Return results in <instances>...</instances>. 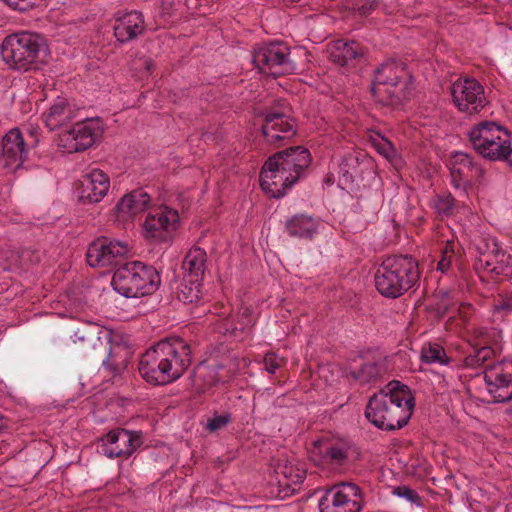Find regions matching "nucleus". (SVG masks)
I'll list each match as a JSON object with an SVG mask.
<instances>
[{"label": "nucleus", "mask_w": 512, "mask_h": 512, "mask_svg": "<svg viewBox=\"0 0 512 512\" xmlns=\"http://www.w3.org/2000/svg\"><path fill=\"white\" fill-rule=\"evenodd\" d=\"M190 364V345L180 337H169L160 340L142 354L139 372L150 384L166 385L179 379Z\"/></svg>", "instance_id": "1"}, {"label": "nucleus", "mask_w": 512, "mask_h": 512, "mask_svg": "<svg viewBox=\"0 0 512 512\" xmlns=\"http://www.w3.org/2000/svg\"><path fill=\"white\" fill-rule=\"evenodd\" d=\"M414 405L409 387L393 380L379 393L370 397L365 409V417L379 429L387 431L401 429L411 418Z\"/></svg>", "instance_id": "2"}, {"label": "nucleus", "mask_w": 512, "mask_h": 512, "mask_svg": "<svg viewBox=\"0 0 512 512\" xmlns=\"http://www.w3.org/2000/svg\"><path fill=\"white\" fill-rule=\"evenodd\" d=\"M421 272L411 255H391L383 259L374 275L377 291L385 298L396 299L419 284Z\"/></svg>", "instance_id": "3"}, {"label": "nucleus", "mask_w": 512, "mask_h": 512, "mask_svg": "<svg viewBox=\"0 0 512 512\" xmlns=\"http://www.w3.org/2000/svg\"><path fill=\"white\" fill-rule=\"evenodd\" d=\"M46 50L44 38L28 31L6 36L0 46V54L5 64L20 72L38 70Z\"/></svg>", "instance_id": "4"}, {"label": "nucleus", "mask_w": 512, "mask_h": 512, "mask_svg": "<svg viewBox=\"0 0 512 512\" xmlns=\"http://www.w3.org/2000/svg\"><path fill=\"white\" fill-rule=\"evenodd\" d=\"M74 342L93 358H102L104 369L112 376L120 374L128 365L129 351L120 344L112 345L109 335H100L92 329L77 330Z\"/></svg>", "instance_id": "5"}, {"label": "nucleus", "mask_w": 512, "mask_h": 512, "mask_svg": "<svg viewBox=\"0 0 512 512\" xmlns=\"http://www.w3.org/2000/svg\"><path fill=\"white\" fill-rule=\"evenodd\" d=\"M111 284L126 298H138L154 293L160 284V276L154 267L134 261L119 267Z\"/></svg>", "instance_id": "6"}, {"label": "nucleus", "mask_w": 512, "mask_h": 512, "mask_svg": "<svg viewBox=\"0 0 512 512\" xmlns=\"http://www.w3.org/2000/svg\"><path fill=\"white\" fill-rule=\"evenodd\" d=\"M409 79L411 76L402 64L383 63L375 72L371 92L379 103L397 105L410 94Z\"/></svg>", "instance_id": "7"}, {"label": "nucleus", "mask_w": 512, "mask_h": 512, "mask_svg": "<svg viewBox=\"0 0 512 512\" xmlns=\"http://www.w3.org/2000/svg\"><path fill=\"white\" fill-rule=\"evenodd\" d=\"M291 108L286 100H277L264 113L262 134L267 143L280 146L281 141L292 138L296 133L295 121L290 117Z\"/></svg>", "instance_id": "8"}, {"label": "nucleus", "mask_w": 512, "mask_h": 512, "mask_svg": "<svg viewBox=\"0 0 512 512\" xmlns=\"http://www.w3.org/2000/svg\"><path fill=\"white\" fill-rule=\"evenodd\" d=\"M452 102L468 116L479 114L489 103L484 87L474 78H459L450 87Z\"/></svg>", "instance_id": "9"}, {"label": "nucleus", "mask_w": 512, "mask_h": 512, "mask_svg": "<svg viewBox=\"0 0 512 512\" xmlns=\"http://www.w3.org/2000/svg\"><path fill=\"white\" fill-rule=\"evenodd\" d=\"M103 134L99 119L88 118L75 122L72 127L59 135L58 146L67 153H76L92 147Z\"/></svg>", "instance_id": "10"}, {"label": "nucleus", "mask_w": 512, "mask_h": 512, "mask_svg": "<svg viewBox=\"0 0 512 512\" xmlns=\"http://www.w3.org/2000/svg\"><path fill=\"white\" fill-rule=\"evenodd\" d=\"M290 49L281 42L269 43L258 47L253 53L255 67L264 74L278 77L290 73L294 66L289 59Z\"/></svg>", "instance_id": "11"}, {"label": "nucleus", "mask_w": 512, "mask_h": 512, "mask_svg": "<svg viewBox=\"0 0 512 512\" xmlns=\"http://www.w3.org/2000/svg\"><path fill=\"white\" fill-rule=\"evenodd\" d=\"M239 370L236 355L223 357L213 364L199 363L193 372V384L198 391L205 392L219 382H228Z\"/></svg>", "instance_id": "12"}, {"label": "nucleus", "mask_w": 512, "mask_h": 512, "mask_svg": "<svg viewBox=\"0 0 512 512\" xmlns=\"http://www.w3.org/2000/svg\"><path fill=\"white\" fill-rule=\"evenodd\" d=\"M320 512H360L362 493L353 483L343 482L327 489L319 500Z\"/></svg>", "instance_id": "13"}, {"label": "nucleus", "mask_w": 512, "mask_h": 512, "mask_svg": "<svg viewBox=\"0 0 512 512\" xmlns=\"http://www.w3.org/2000/svg\"><path fill=\"white\" fill-rule=\"evenodd\" d=\"M180 217L178 211L167 206L150 211L143 223L145 239L153 243L168 242L172 233L178 228Z\"/></svg>", "instance_id": "14"}, {"label": "nucleus", "mask_w": 512, "mask_h": 512, "mask_svg": "<svg viewBox=\"0 0 512 512\" xmlns=\"http://www.w3.org/2000/svg\"><path fill=\"white\" fill-rule=\"evenodd\" d=\"M128 253L125 242L100 236L90 243L87 249V263L93 268L110 267L119 264Z\"/></svg>", "instance_id": "15"}, {"label": "nucleus", "mask_w": 512, "mask_h": 512, "mask_svg": "<svg viewBox=\"0 0 512 512\" xmlns=\"http://www.w3.org/2000/svg\"><path fill=\"white\" fill-rule=\"evenodd\" d=\"M37 138L27 143L18 128L9 130L1 141L0 165L8 171H15L22 166L27 159L30 147L36 146Z\"/></svg>", "instance_id": "16"}, {"label": "nucleus", "mask_w": 512, "mask_h": 512, "mask_svg": "<svg viewBox=\"0 0 512 512\" xmlns=\"http://www.w3.org/2000/svg\"><path fill=\"white\" fill-rule=\"evenodd\" d=\"M296 183L291 173L284 171L276 158L269 157L260 173V186L272 198L285 195L287 189Z\"/></svg>", "instance_id": "17"}, {"label": "nucleus", "mask_w": 512, "mask_h": 512, "mask_svg": "<svg viewBox=\"0 0 512 512\" xmlns=\"http://www.w3.org/2000/svg\"><path fill=\"white\" fill-rule=\"evenodd\" d=\"M103 454L109 458L130 457L142 445L140 432L115 429L105 435Z\"/></svg>", "instance_id": "18"}, {"label": "nucleus", "mask_w": 512, "mask_h": 512, "mask_svg": "<svg viewBox=\"0 0 512 512\" xmlns=\"http://www.w3.org/2000/svg\"><path fill=\"white\" fill-rule=\"evenodd\" d=\"M270 157L276 158L282 169L291 173L296 182L305 175L312 162L309 150L303 146L290 147Z\"/></svg>", "instance_id": "19"}, {"label": "nucleus", "mask_w": 512, "mask_h": 512, "mask_svg": "<svg viewBox=\"0 0 512 512\" xmlns=\"http://www.w3.org/2000/svg\"><path fill=\"white\" fill-rule=\"evenodd\" d=\"M110 180L100 169H93L80 180L79 199L83 203H98L108 193Z\"/></svg>", "instance_id": "20"}, {"label": "nucleus", "mask_w": 512, "mask_h": 512, "mask_svg": "<svg viewBox=\"0 0 512 512\" xmlns=\"http://www.w3.org/2000/svg\"><path fill=\"white\" fill-rule=\"evenodd\" d=\"M450 174L452 185L459 189L470 185L473 179L482 174V169L468 154L456 152L452 157Z\"/></svg>", "instance_id": "21"}, {"label": "nucleus", "mask_w": 512, "mask_h": 512, "mask_svg": "<svg viewBox=\"0 0 512 512\" xmlns=\"http://www.w3.org/2000/svg\"><path fill=\"white\" fill-rule=\"evenodd\" d=\"M510 256L499 247L495 240L486 243V250L481 251L476 266L495 275H508Z\"/></svg>", "instance_id": "22"}, {"label": "nucleus", "mask_w": 512, "mask_h": 512, "mask_svg": "<svg viewBox=\"0 0 512 512\" xmlns=\"http://www.w3.org/2000/svg\"><path fill=\"white\" fill-rule=\"evenodd\" d=\"M484 380L493 402L501 403L512 400V390H508L512 377L509 373L503 372L502 366L498 365L487 369L484 373Z\"/></svg>", "instance_id": "23"}, {"label": "nucleus", "mask_w": 512, "mask_h": 512, "mask_svg": "<svg viewBox=\"0 0 512 512\" xmlns=\"http://www.w3.org/2000/svg\"><path fill=\"white\" fill-rule=\"evenodd\" d=\"M145 31V20L141 12H127L116 19L114 36L121 43L129 42Z\"/></svg>", "instance_id": "24"}, {"label": "nucleus", "mask_w": 512, "mask_h": 512, "mask_svg": "<svg viewBox=\"0 0 512 512\" xmlns=\"http://www.w3.org/2000/svg\"><path fill=\"white\" fill-rule=\"evenodd\" d=\"M42 117L49 130L54 131L75 121L77 110L66 98L58 97Z\"/></svg>", "instance_id": "25"}, {"label": "nucleus", "mask_w": 512, "mask_h": 512, "mask_svg": "<svg viewBox=\"0 0 512 512\" xmlns=\"http://www.w3.org/2000/svg\"><path fill=\"white\" fill-rule=\"evenodd\" d=\"M483 158L491 161H506L512 166V148L510 136L502 137L501 140L489 139L472 145Z\"/></svg>", "instance_id": "26"}, {"label": "nucleus", "mask_w": 512, "mask_h": 512, "mask_svg": "<svg viewBox=\"0 0 512 512\" xmlns=\"http://www.w3.org/2000/svg\"><path fill=\"white\" fill-rule=\"evenodd\" d=\"M329 59L340 66H348L364 53L360 43L339 39L328 46Z\"/></svg>", "instance_id": "27"}, {"label": "nucleus", "mask_w": 512, "mask_h": 512, "mask_svg": "<svg viewBox=\"0 0 512 512\" xmlns=\"http://www.w3.org/2000/svg\"><path fill=\"white\" fill-rule=\"evenodd\" d=\"M207 254L206 251L200 247L191 248L185 255L182 269L184 270V277L196 281H202L205 271L207 269Z\"/></svg>", "instance_id": "28"}, {"label": "nucleus", "mask_w": 512, "mask_h": 512, "mask_svg": "<svg viewBox=\"0 0 512 512\" xmlns=\"http://www.w3.org/2000/svg\"><path fill=\"white\" fill-rule=\"evenodd\" d=\"M150 200V196L143 189H136L124 195L117 203L116 208L121 217H132L144 211Z\"/></svg>", "instance_id": "29"}, {"label": "nucleus", "mask_w": 512, "mask_h": 512, "mask_svg": "<svg viewBox=\"0 0 512 512\" xmlns=\"http://www.w3.org/2000/svg\"><path fill=\"white\" fill-rule=\"evenodd\" d=\"M318 222L307 214H296L285 223V228L291 237L312 239L318 232Z\"/></svg>", "instance_id": "30"}, {"label": "nucleus", "mask_w": 512, "mask_h": 512, "mask_svg": "<svg viewBox=\"0 0 512 512\" xmlns=\"http://www.w3.org/2000/svg\"><path fill=\"white\" fill-rule=\"evenodd\" d=\"M274 471L279 486L291 490V493L296 491V486L301 484L306 476V471L303 468L290 462L277 463Z\"/></svg>", "instance_id": "31"}, {"label": "nucleus", "mask_w": 512, "mask_h": 512, "mask_svg": "<svg viewBox=\"0 0 512 512\" xmlns=\"http://www.w3.org/2000/svg\"><path fill=\"white\" fill-rule=\"evenodd\" d=\"M506 136H509L507 130L492 121L480 122L469 132L472 145L489 139L501 140L502 137L505 138Z\"/></svg>", "instance_id": "32"}, {"label": "nucleus", "mask_w": 512, "mask_h": 512, "mask_svg": "<svg viewBox=\"0 0 512 512\" xmlns=\"http://www.w3.org/2000/svg\"><path fill=\"white\" fill-rule=\"evenodd\" d=\"M202 281H196L190 278H183L178 287L177 298L184 304L197 303L201 299Z\"/></svg>", "instance_id": "33"}, {"label": "nucleus", "mask_w": 512, "mask_h": 512, "mask_svg": "<svg viewBox=\"0 0 512 512\" xmlns=\"http://www.w3.org/2000/svg\"><path fill=\"white\" fill-rule=\"evenodd\" d=\"M351 377L360 384L376 381L381 375V367L376 361L363 362L359 368L350 371Z\"/></svg>", "instance_id": "34"}, {"label": "nucleus", "mask_w": 512, "mask_h": 512, "mask_svg": "<svg viewBox=\"0 0 512 512\" xmlns=\"http://www.w3.org/2000/svg\"><path fill=\"white\" fill-rule=\"evenodd\" d=\"M432 208L440 219L449 218L457 209V202L450 193H442L434 196Z\"/></svg>", "instance_id": "35"}, {"label": "nucleus", "mask_w": 512, "mask_h": 512, "mask_svg": "<svg viewBox=\"0 0 512 512\" xmlns=\"http://www.w3.org/2000/svg\"><path fill=\"white\" fill-rule=\"evenodd\" d=\"M420 359L423 363L427 364L437 363L445 365L449 363L445 349L438 343L424 344L421 349Z\"/></svg>", "instance_id": "36"}, {"label": "nucleus", "mask_w": 512, "mask_h": 512, "mask_svg": "<svg viewBox=\"0 0 512 512\" xmlns=\"http://www.w3.org/2000/svg\"><path fill=\"white\" fill-rule=\"evenodd\" d=\"M492 355V348L483 346L481 348L474 349L472 353L468 354L464 358L463 363L465 367L478 368L482 366L488 359H490Z\"/></svg>", "instance_id": "37"}, {"label": "nucleus", "mask_w": 512, "mask_h": 512, "mask_svg": "<svg viewBox=\"0 0 512 512\" xmlns=\"http://www.w3.org/2000/svg\"><path fill=\"white\" fill-rule=\"evenodd\" d=\"M371 143L376 151L387 160L392 161L396 157V149L394 148L392 142L380 134L372 136Z\"/></svg>", "instance_id": "38"}, {"label": "nucleus", "mask_w": 512, "mask_h": 512, "mask_svg": "<svg viewBox=\"0 0 512 512\" xmlns=\"http://www.w3.org/2000/svg\"><path fill=\"white\" fill-rule=\"evenodd\" d=\"M492 313L500 319L512 313V294H499L493 302Z\"/></svg>", "instance_id": "39"}, {"label": "nucleus", "mask_w": 512, "mask_h": 512, "mask_svg": "<svg viewBox=\"0 0 512 512\" xmlns=\"http://www.w3.org/2000/svg\"><path fill=\"white\" fill-rule=\"evenodd\" d=\"M236 327L235 317L228 316L218 319L215 322V331L228 339H240Z\"/></svg>", "instance_id": "40"}, {"label": "nucleus", "mask_w": 512, "mask_h": 512, "mask_svg": "<svg viewBox=\"0 0 512 512\" xmlns=\"http://www.w3.org/2000/svg\"><path fill=\"white\" fill-rule=\"evenodd\" d=\"M234 317H235V324H236V327H234V330L238 331L239 337H240V339H242L246 330L249 329L253 325L252 311L250 308L245 307V308H242V310L238 314H236Z\"/></svg>", "instance_id": "41"}, {"label": "nucleus", "mask_w": 512, "mask_h": 512, "mask_svg": "<svg viewBox=\"0 0 512 512\" xmlns=\"http://www.w3.org/2000/svg\"><path fill=\"white\" fill-rule=\"evenodd\" d=\"M321 452L325 458L335 463H342L347 458V449L340 444H326Z\"/></svg>", "instance_id": "42"}, {"label": "nucleus", "mask_w": 512, "mask_h": 512, "mask_svg": "<svg viewBox=\"0 0 512 512\" xmlns=\"http://www.w3.org/2000/svg\"><path fill=\"white\" fill-rule=\"evenodd\" d=\"M454 258H455L454 243L447 241L441 250V258L437 264V270L441 271L442 273L448 272L452 265Z\"/></svg>", "instance_id": "43"}, {"label": "nucleus", "mask_w": 512, "mask_h": 512, "mask_svg": "<svg viewBox=\"0 0 512 512\" xmlns=\"http://www.w3.org/2000/svg\"><path fill=\"white\" fill-rule=\"evenodd\" d=\"M231 422V414L223 413L221 415H215L208 420L206 429L210 432H216L223 429Z\"/></svg>", "instance_id": "44"}, {"label": "nucleus", "mask_w": 512, "mask_h": 512, "mask_svg": "<svg viewBox=\"0 0 512 512\" xmlns=\"http://www.w3.org/2000/svg\"><path fill=\"white\" fill-rule=\"evenodd\" d=\"M393 494L398 497L407 499L409 502L416 504L417 506L422 505L421 497L419 494L408 486H398L393 490Z\"/></svg>", "instance_id": "45"}, {"label": "nucleus", "mask_w": 512, "mask_h": 512, "mask_svg": "<svg viewBox=\"0 0 512 512\" xmlns=\"http://www.w3.org/2000/svg\"><path fill=\"white\" fill-rule=\"evenodd\" d=\"M265 369L268 373L274 374L280 367L285 364L282 357H279L274 352L266 353L263 359Z\"/></svg>", "instance_id": "46"}, {"label": "nucleus", "mask_w": 512, "mask_h": 512, "mask_svg": "<svg viewBox=\"0 0 512 512\" xmlns=\"http://www.w3.org/2000/svg\"><path fill=\"white\" fill-rule=\"evenodd\" d=\"M14 10L21 12L28 11L39 5L43 0H2Z\"/></svg>", "instance_id": "47"}, {"label": "nucleus", "mask_w": 512, "mask_h": 512, "mask_svg": "<svg viewBox=\"0 0 512 512\" xmlns=\"http://www.w3.org/2000/svg\"><path fill=\"white\" fill-rule=\"evenodd\" d=\"M378 2L376 0H354L353 8L361 15H367L376 9Z\"/></svg>", "instance_id": "48"}, {"label": "nucleus", "mask_w": 512, "mask_h": 512, "mask_svg": "<svg viewBox=\"0 0 512 512\" xmlns=\"http://www.w3.org/2000/svg\"><path fill=\"white\" fill-rule=\"evenodd\" d=\"M6 427V420L4 416L0 413V431Z\"/></svg>", "instance_id": "49"}, {"label": "nucleus", "mask_w": 512, "mask_h": 512, "mask_svg": "<svg viewBox=\"0 0 512 512\" xmlns=\"http://www.w3.org/2000/svg\"><path fill=\"white\" fill-rule=\"evenodd\" d=\"M284 3H294L298 2L299 0H282Z\"/></svg>", "instance_id": "50"}]
</instances>
